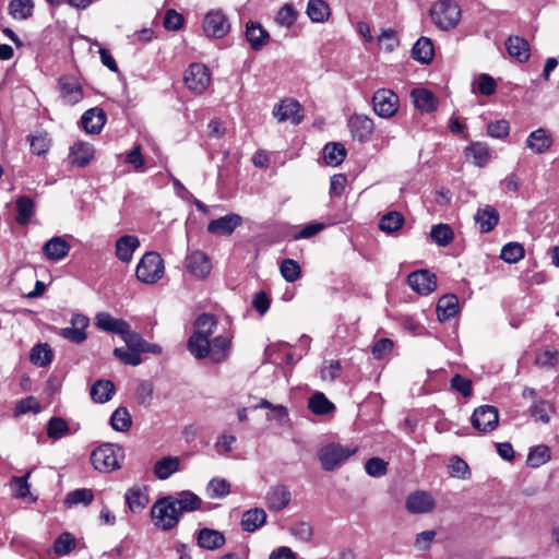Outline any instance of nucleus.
Here are the masks:
<instances>
[{
	"label": "nucleus",
	"instance_id": "nucleus-4",
	"mask_svg": "<svg viewBox=\"0 0 559 559\" xmlns=\"http://www.w3.org/2000/svg\"><path fill=\"white\" fill-rule=\"evenodd\" d=\"M164 261L157 252H146L139 261L135 270L136 278L146 284H154L164 275Z\"/></svg>",
	"mask_w": 559,
	"mask_h": 559
},
{
	"label": "nucleus",
	"instance_id": "nucleus-56",
	"mask_svg": "<svg viewBox=\"0 0 559 559\" xmlns=\"http://www.w3.org/2000/svg\"><path fill=\"white\" fill-rule=\"evenodd\" d=\"M154 388L152 382L141 381L135 390V397L140 405L147 407L152 404Z\"/></svg>",
	"mask_w": 559,
	"mask_h": 559
},
{
	"label": "nucleus",
	"instance_id": "nucleus-24",
	"mask_svg": "<svg viewBox=\"0 0 559 559\" xmlns=\"http://www.w3.org/2000/svg\"><path fill=\"white\" fill-rule=\"evenodd\" d=\"M290 499V491L285 486L272 487L266 493V504L273 511L285 509L289 504Z\"/></svg>",
	"mask_w": 559,
	"mask_h": 559
},
{
	"label": "nucleus",
	"instance_id": "nucleus-41",
	"mask_svg": "<svg viewBox=\"0 0 559 559\" xmlns=\"http://www.w3.org/2000/svg\"><path fill=\"white\" fill-rule=\"evenodd\" d=\"M33 0H11L9 3V13L15 20H27L33 15Z\"/></svg>",
	"mask_w": 559,
	"mask_h": 559
},
{
	"label": "nucleus",
	"instance_id": "nucleus-1",
	"mask_svg": "<svg viewBox=\"0 0 559 559\" xmlns=\"http://www.w3.org/2000/svg\"><path fill=\"white\" fill-rule=\"evenodd\" d=\"M124 450L117 443H104L91 454V462L95 469L109 473L121 467Z\"/></svg>",
	"mask_w": 559,
	"mask_h": 559
},
{
	"label": "nucleus",
	"instance_id": "nucleus-20",
	"mask_svg": "<svg viewBox=\"0 0 559 559\" xmlns=\"http://www.w3.org/2000/svg\"><path fill=\"white\" fill-rule=\"evenodd\" d=\"M60 94L68 105H75L83 98V90L80 83L70 76H63L59 81Z\"/></svg>",
	"mask_w": 559,
	"mask_h": 559
},
{
	"label": "nucleus",
	"instance_id": "nucleus-18",
	"mask_svg": "<svg viewBox=\"0 0 559 559\" xmlns=\"http://www.w3.org/2000/svg\"><path fill=\"white\" fill-rule=\"evenodd\" d=\"M554 143L551 133L545 128H538L532 131L527 139V147L535 154H544Z\"/></svg>",
	"mask_w": 559,
	"mask_h": 559
},
{
	"label": "nucleus",
	"instance_id": "nucleus-52",
	"mask_svg": "<svg viewBox=\"0 0 559 559\" xmlns=\"http://www.w3.org/2000/svg\"><path fill=\"white\" fill-rule=\"evenodd\" d=\"M550 457V449L547 445L540 444L530 451L527 455V464L531 467L537 468L547 463Z\"/></svg>",
	"mask_w": 559,
	"mask_h": 559
},
{
	"label": "nucleus",
	"instance_id": "nucleus-51",
	"mask_svg": "<svg viewBox=\"0 0 559 559\" xmlns=\"http://www.w3.org/2000/svg\"><path fill=\"white\" fill-rule=\"evenodd\" d=\"M525 250L519 242H509L504 245L500 252V258L507 263H516L524 258Z\"/></svg>",
	"mask_w": 559,
	"mask_h": 559
},
{
	"label": "nucleus",
	"instance_id": "nucleus-54",
	"mask_svg": "<svg viewBox=\"0 0 559 559\" xmlns=\"http://www.w3.org/2000/svg\"><path fill=\"white\" fill-rule=\"evenodd\" d=\"M206 492L213 499L224 498L230 492V484L224 478H213L207 485Z\"/></svg>",
	"mask_w": 559,
	"mask_h": 559
},
{
	"label": "nucleus",
	"instance_id": "nucleus-3",
	"mask_svg": "<svg viewBox=\"0 0 559 559\" xmlns=\"http://www.w3.org/2000/svg\"><path fill=\"white\" fill-rule=\"evenodd\" d=\"M430 15L437 27L448 31L459 23L461 9L453 0H439L431 7Z\"/></svg>",
	"mask_w": 559,
	"mask_h": 559
},
{
	"label": "nucleus",
	"instance_id": "nucleus-29",
	"mask_svg": "<svg viewBox=\"0 0 559 559\" xmlns=\"http://www.w3.org/2000/svg\"><path fill=\"white\" fill-rule=\"evenodd\" d=\"M459 312V299L455 295H444L437 304V314L440 321H448Z\"/></svg>",
	"mask_w": 559,
	"mask_h": 559
},
{
	"label": "nucleus",
	"instance_id": "nucleus-48",
	"mask_svg": "<svg viewBox=\"0 0 559 559\" xmlns=\"http://www.w3.org/2000/svg\"><path fill=\"white\" fill-rule=\"evenodd\" d=\"M52 357L48 344H37L31 350L29 360L36 366L46 367L52 361Z\"/></svg>",
	"mask_w": 559,
	"mask_h": 559
},
{
	"label": "nucleus",
	"instance_id": "nucleus-31",
	"mask_svg": "<svg viewBox=\"0 0 559 559\" xmlns=\"http://www.w3.org/2000/svg\"><path fill=\"white\" fill-rule=\"evenodd\" d=\"M198 544L201 548L214 550L225 544V536L218 531L202 528L198 535Z\"/></svg>",
	"mask_w": 559,
	"mask_h": 559
},
{
	"label": "nucleus",
	"instance_id": "nucleus-46",
	"mask_svg": "<svg viewBox=\"0 0 559 559\" xmlns=\"http://www.w3.org/2000/svg\"><path fill=\"white\" fill-rule=\"evenodd\" d=\"M217 326V320L215 316L211 313L200 314L194 322V332L204 337H210Z\"/></svg>",
	"mask_w": 559,
	"mask_h": 559
},
{
	"label": "nucleus",
	"instance_id": "nucleus-32",
	"mask_svg": "<svg viewBox=\"0 0 559 559\" xmlns=\"http://www.w3.org/2000/svg\"><path fill=\"white\" fill-rule=\"evenodd\" d=\"M466 153L473 157V162L477 167H484L492 159V152L488 144L484 142L471 143L466 147Z\"/></svg>",
	"mask_w": 559,
	"mask_h": 559
},
{
	"label": "nucleus",
	"instance_id": "nucleus-39",
	"mask_svg": "<svg viewBox=\"0 0 559 559\" xmlns=\"http://www.w3.org/2000/svg\"><path fill=\"white\" fill-rule=\"evenodd\" d=\"M177 509L180 514L182 512H192L199 510L202 504V500L192 491H181L177 498H175Z\"/></svg>",
	"mask_w": 559,
	"mask_h": 559
},
{
	"label": "nucleus",
	"instance_id": "nucleus-26",
	"mask_svg": "<svg viewBox=\"0 0 559 559\" xmlns=\"http://www.w3.org/2000/svg\"><path fill=\"white\" fill-rule=\"evenodd\" d=\"M139 246L140 241L136 236L124 235L116 242V255L122 262H130Z\"/></svg>",
	"mask_w": 559,
	"mask_h": 559
},
{
	"label": "nucleus",
	"instance_id": "nucleus-49",
	"mask_svg": "<svg viewBox=\"0 0 559 559\" xmlns=\"http://www.w3.org/2000/svg\"><path fill=\"white\" fill-rule=\"evenodd\" d=\"M530 412L535 421L548 424L550 414L554 413V405L548 401L540 400L531 406Z\"/></svg>",
	"mask_w": 559,
	"mask_h": 559
},
{
	"label": "nucleus",
	"instance_id": "nucleus-45",
	"mask_svg": "<svg viewBox=\"0 0 559 559\" xmlns=\"http://www.w3.org/2000/svg\"><path fill=\"white\" fill-rule=\"evenodd\" d=\"M188 348L197 359L205 358L210 355V340L193 333L188 341Z\"/></svg>",
	"mask_w": 559,
	"mask_h": 559
},
{
	"label": "nucleus",
	"instance_id": "nucleus-17",
	"mask_svg": "<svg viewBox=\"0 0 559 559\" xmlns=\"http://www.w3.org/2000/svg\"><path fill=\"white\" fill-rule=\"evenodd\" d=\"M500 215L492 205L479 207L475 215L474 222L481 234L491 231L499 223Z\"/></svg>",
	"mask_w": 559,
	"mask_h": 559
},
{
	"label": "nucleus",
	"instance_id": "nucleus-55",
	"mask_svg": "<svg viewBox=\"0 0 559 559\" xmlns=\"http://www.w3.org/2000/svg\"><path fill=\"white\" fill-rule=\"evenodd\" d=\"M69 432L68 423L61 417H51L47 424V435L51 439H60Z\"/></svg>",
	"mask_w": 559,
	"mask_h": 559
},
{
	"label": "nucleus",
	"instance_id": "nucleus-47",
	"mask_svg": "<svg viewBox=\"0 0 559 559\" xmlns=\"http://www.w3.org/2000/svg\"><path fill=\"white\" fill-rule=\"evenodd\" d=\"M308 407L316 415H326L335 408L322 392H317L309 399Z\"/></svg>",
	"mask_w": 559,
	"mask_h": 559
},
{
	"label": "nucleus",
	"instance_id": "nucleus-8",
	"mask_svg": "<svg viewBox=\"0 0 559 559\" xmlns=\"http://www.w3.org/2000/svg\"><path fill=\"white\" fill-rule=\"evenodd\" d=\"M209 69L202 63H192L185 73L186 86L195 94H202L210 85Z\"/></svg>",
	"mask_w": 559,
	"mask_h": 559
},
{
	"label": "nucleus",
	"instance_id": "nucleus-22",
	"mask_svg": "<svg viewBox=\"0 0 559 559\" xmlns=\"http://www.w3.org/2000/svg\"><path fill=\"white\" fill-rule=\"evenodd\" d=\"M70 248L69 242L63 237L55 236L45 242L43 252L47 259L59 261L68 255Z\"/></svg>",
	"mask_w": 559,
	"mask_h": 559
},
{
	"label": "nucleus",
	"instance_id": "nucleus-38",
	"mask_svg": "<svg viewBox=\"0 0 559 559\" xmlns=\"http://www.w3.org/2000/svg\"><path fill=\"white\" fill-rule=\"evenodd\" d=\"M179 459L167 456L157 461L154 465V474L158 479H167L179 469Z\"/></svg>",
	"mask_w": 559,
	"mask_h": 559
},
{
	"label": "nucleus",
	"instance_id": "nucleus-5",
	"mask_svg": "<svg viewBox=\"0 0 559 559\" xmlns=\"http://www.w3.org/2000/svg\"><path fill=\"white\" fill-rule=\"evenodd\" d=\"M356 451V448L344 447L338 443H328L318 451V459L322 468L331 472L340 467Z\"/></svg>",
	"mask_w": 559,
	"mask_h": 559
},
{
	"label": "nucleus",
	"instance_id": "nucleus-14",
	"mask_svg": "<svg viewBox=\"0 0 559 559\" xmlns=\"http://www.w3.org/2000/svg\"><path fill=\"white\" fill-rule=\"evenodd\" d=\"M186 267L191 275L202 280L210 274L212 264L204 252L195 250L187 255Z\"/></svg>",
	"mask_w": 559,
	"mask_h": 559
},
{
	"label": "nucleus",
	"instance_id": "nucleus-12",
	"mask_svg": "<svg viewBox=\"0 0 559 559\" xmlns=\"http://www.w3.org/2000/svg\"><path fill=\"white\" fill-rule=\"evenodd\" d=\"M302 108L300 104L292 98L283 99L273 109V115L278 122L290 120L294 124H299L302 121Z\"/></svg>",
	"mask_w": 559,
	"mask_h": 559
},
{
	"label": "nucleus",
	"instance_id": "nucleus-13",
	"mask_svg": "<svg viewBox=\"0 0 559 559\" xmlns=\"http://www.w3.org/2000/svg\"><path fill=\"white\" fill-rule=\"evenodd\" d=\"M407 283L418 294L428 295L436 289L437 277L428 270H418L408 275Z\"/></svg>",
	"mask_w": 559,
	"mask_h": 559
},
{
	"label": "nucleus",
	"instance_id": "nucleus-7",
	"mask_svg": "<svg viewBox=\"0 0 559 559\" xmlns=\"http://www.w3.org/2000/svg\"><path fill=\"white\" fill-rule=\"evenodd\" d=\"M499 423V414L495 406L481 405L477 407L471 417L473 428L481 433L493 431Z\"/></svg>",
	"mask_w": 559,
	"mask_h": 559
},
{
	"label": "nucleus",
	"instance_id": "nucleus-40",
	"mask_svg": "<svg viewBox=\"0 0 559 559\" xmlns=\"http://www.w3.org/2000/svg\"><path fill=\"white\" fill-rule=\"evenodd\" d=\"M110 426L119 432H127L132 426V417L127 407L120 406L114 411L110 417Z\"/></svg>",
	"mask_w": 559,
	"mask_h": 559
},
{
	"label": "nucleus",
	"instance_id": "nucleus-21",
	"mask_svg": "<svg viewBox=\"0 0 559 559\" xmlns=\"http://www.w3.org/2000/svg\"><path fill=\"white\" fill-rule=\"evenodd\" d=\"M106 122V114L103 109L94 107L87 109L81 117L84 130L91 134H98Z\"/></svg>",
	"mask_w": 559,
	"mask_h": 559
},
{
	"label": "nucleus",
	"instance_id": "nucleus-57",
	"mask_svg": "<svg viewBox=\"0 0 559 559\" xmlns=\"http://www.w3.org/2000/svg\"><path fill=\"white\" fill-rule=\"evenodd\" d=\"M141 353L129 347H117L114 349V356L126 365L139 366L142 362Z\"/></svg>",
	"mask_w": 559,
	"mask_h": 559
},
{
	"label": "nucleus",
	"instance_id": "nucleus-50",
	"mask_svg": "<svg viewBox=\"0 0 559 559\" xmlns=\"http://www.w3.org/2000/svg\"><path fill=\"white\" fill-rule=\"evenodd\" d=\"M430 237L438 246L445 247L453 240L454 234L448 224H438L432 226Z\"/></svg>",
	"mask_w": 559,
	"mask_h": 559
},
{
	"label": "nucleus",
	"instance_id": "nucleus-15",
	"mask_svg": "<svg viewBox=\"0 0 559 559\" xmlns=\"http://www.w3.org/2000/svg\"><path fill=\"white\" fill-rule=\"evenodd\" d=\"M435 506L432 496L423 490L411 493L405 502L406 510L412 514L428 513L435 509Z\"/></svg>",
	"mask_w": 559,
	"mask_h": 559
},
{
	"label": "nucleus",
	"instance_id": "nucleus-60",
	"mask_svg": "<svg viewBox=\"0 0 559 559\" xmlns=\"http://www.w3.org/2000/svg\"><path fill=\"white\" fill-rule=\"evenodd\" d=\"M75 547V539L70 533H62L53 544V550L57 555L69 554Z\"/></svg>",
	"mask_w": 559,
	"mask_h": 559
},
{
	"label": "nucleus",
	"instance_id": "nucleus-23",
	"mask_svg": "<svg viewBox=\"0 0 559 559\" xmlns=\"http://www.w3.org/2000/svg\"><path fill=\"white\" fill-rule=\"evenodd\" d=\"M128 322L122 319H116L107 312L96 314V326L105 332L114 334H124L128 331Z\"/></svg>",
	"mask_w": 559,
	"mask_h": 559
},
{
	"label": "nucleus",
	"instance_id": "nucleus-25",
	"mask_svg": "<svg viewBox=\"0 0 559 559\" xmlns=\"http://www.w3.org/2000/svg\"><path fill=\"white\" fill-rule=\"evenodd\" d=\"M246 37L253 50L262 49L270 39L267 31L261 24L254 22L247 23Z\"/></svg>",
	"mask_w": 559,
	"mask_h": 559
},
{
	"label": "nucleus",
	"instance_id": "nucleus-10",
	"mask_svg": "<svg viewBox=\"0 0 559 559\" xmlns=\"http://www.w3.org/2000/svg\"><path fill=\"white\" fill-rule=\"evenodd\" d=\"M70 323L71 326L61 329L59 335L74 344L83 343L87 337L85 330L90 324L88 318L75 313L71 317Z\"/></svg>",
	"mask_w": 559,
	"mask_h": 559
},
{
	"label": "nucleus",
	"instance_id": "nucleus-62",
	"mask_svg": "<svg viewBox=\"0 0 559 559\" xmlns=\"http://www.w3.org/2000/svg\"><path fill=\"white\" fill-rule=\"evenodd\" d=\"M509 132L510 126L504 119L492 121L487 126V134L495 139H503Z\"/></svg>",
	"mask_w": 559,
	"mask_h": 559
},
{
	"label": "nucleus",
	"instance_id": "nucleus-64",
	"mask_svg": "<svg viewBox=\"0 0 559 559\" xmlns=\"http://www.w3.org/2000/svg\"><path fill=\"white\" fill-rule=\"evenodd\" d=\"M451 388L460 392L464 397H469L473 394L472 381L461 374H455L451 379Z\"/></svg>",
	"mask_w": 559,
	"mask_h": 559
},
{
	"label": "nucleus",
	"instance_id": "nucleus-28",
	"mask_svg": "<svg viewBox=\"0 0 559 559\" xmlns=\"http://www.w3.org/2000/svg\"><path fill=\"white\" fill-rule=\"evenodd\" d=\"M414 106L424 112H432L437 109V98L426 88H415L411 94Z\"/></svg>",
	"mask_w": 559,
	"mask_h": 559
},
{
	"label": "nucleus",
	"instance_id": "nucleus-33",
	"mask_svg": "<svg viewBox=\"0 0 559 559\" xmlns=\"http://www.w3.org/2000/svg\"><path fill=\"white\" fill-rule=\"evenodd\" d=\"M266 521V513L261 508L247 510L241 518V526L246 532H254Z\"/></svg>",
	"mask_w": 559,
	"mask_h": 559
},
{
	"label": "nucleus",
	"instance_id": "nucleus-9",
	"mask_svg": "<svg viewBox=\"0 0 559 559\" xmlns=\"http://www.w3.org/2000/svg\"><path fill=\"white\" fill-rule=\"evenodd\" d=\"M203 31L207 37L222 38L229 29L227 17L219 10L210 11L203 20Z\"/></svg>",
	"mask_w": 559,
	"mask_h": 559
},
{
	"label": "nucleus",
	"instance_id": "nucleus-34",
	"mask_svg": "<svg viewBox=\"0 0 559 559\" xmlns=\"http://www.w3.org/2000/svg\"><path fill=\"white\" fill-rule=\"evenodd\" d=\"M507 50L509 55L515 58L520 62L527 61L530 58V45L528 43L519 36H511L508 38Z\"/></svg>",
	"mask_w": 559,
	"mask_h": 559
},
{
	"label": "nucleus",
	"instance_id": "nucleus-42",
	"mask_svg": "<svg viewBox=\"0 0 559 559\" xmlns=\"http://www.w3.org/2000/svg\"><path fill=\"white\" fill-rule=\"evenodd\" d=\"M16 222L21 225L27 224L35 213V204L29 197H20L15 203Z\"/></svg>",
	"mask_w": 559,
	"mask_h": 559
},
{
	"label": "nucleus",
	"instance_id": "nucleus-61",
	"mask_svg": "<svg viewBox=\"0 0 559 559\" xmlns=\"http://www.w3.org/2000/svg\"><path fill=\"white\" fill-rule=\"evenodd\" d=\"M388 463L380 457H371L365 464L366 473L371 477L385 475Z\"/></svg>",
	"mask_w": 559,
	"mask_h": 559
},
{
	"label": "nucleus",
	"instance_id": "nucleus-43",
	"mask_svg": "<svg viewBox=\"0 0 559 559\" xmlns=\"http://www.w3.org/2000/svg\"><path fill=\"white\" fill-rule=\"evenodd\" d=\"M346 156V148L341 143H328L323 148L324 162L330 166L340 165Z\"/></svg>",
	"mask_w": 559,
	"mask_h": 559
},
{
	"label": "nucleus",
	"instance_id": "nucleus-19",
	"mask_svg": "<svg viewBox=\"0 0 559 559\" xmlns=\"http://www.w3.org/2000/svg\"><path fill=\"white\" fill-rule=\"evenodd\" d=\"M94 157V147L92 144L86 142H75L69 152V162L73 166L85 167Z\"/></svg>",
	"mask_w": 559,
	"mask_h": 559
},
{
	"label": "nucleus",
	"instance_id": "nucleus-2",
	"mask_svg": "<svg viewBox=\"0 0 559 559\" xmlns=\"http://www.w3.org/2000/svg\"><path fill=\"white\" fill-rule=\"evenodd\" d=\"M154 524L163 530L175 527L181 516L175 497L167 496L157 500L151 510Z\"/></svg>",
	"mask_w": 559,
	"mask_h": 559
},
{
	"label": "nucleus",
	"instance_id": "nucleus-6",
	"mask_svg": "<svg viewBox=\"0 0 559 559\" xmlns=\"http://www.w3.org/2000/svg\"><path fill=\"white\" fill-rule=\"evenodd\" d=\"M371 103L374 114L384 119L395 116L400 107L399 96L390 88L377 90Z\"/></svg>",
	"mask_w": 559,
	"mask_h": 559
},
{
	"label": "nucleus",
	"instance_id": "nucleus-53",
	"mask_svg": "<svg viewBox=\"0 0 559 559\" xmlns=\"http://www.w3.org/2000/svg\"><path fill=\"white\" fill-rule=\"evenodd\" d=\"M93 498L94 495L92 489L81 488L70 491L66 497L64 503L68 507L76 506L80 503L88 506L93 501Z\"/></svg>",
	"mask_w": 559,
	"mask_h": 559
},
{
	"label": "nucleus",
	"instance_id": "nucleus-63",
	"mask_svg": "<svg viewBox=\"0 0 559 559\" xmlns=\"http://www.w3.org/2000/svg\"><path fill=\"white\" fill-rule=\"evenodd\" d=\"M31 150L36 155L46 154L50 147V140L46 134L28 136Z\"/></svg>",
	"mask_w": 559,
	"mask_h": 559
},
{
	"label": "nucleus",
	"instance_id": "nucleus-58",
	"mask_svg": "<svg viewBox=\"0 0 559 559\" xmlns=\"http://www.w3.org/2000/svg\"><path fill=\"white\" fill-rule=\"evenodd\" d=\"M297 19V13L292 4H284L275 16V22L284 27H290Z\"/></svg>",
	"mask_w": 559,
	"mask_h": 559
},
{
	"label": "nucleus",
	"instance_id": "nucleus-36",
	"mask_svg": "<svg viewBox=\"0 0 559 559\" xmlns=\"http://www.w3.org/2000/svg\"><path fill=\"white\" fill-rule=\"evenodd\" d=\"M412 57L423 63H429L433 58V44L428 37H420L412 49Z\"/></svg>",
	"mask_w": 559,
	"mask_h": 559
},
{
	"label": "nucleus",
	"instance_id": "nucleus-59",
	"mask_svg": "<svg viewBox=\"0 0 559 559\" xmlns=\"http://www.w3.org/2000/svg\"><path fill=\"white\" fill-rule=\"evenodd\" d=\"M281 274L289 283L297 281L300 277V266L293 259H285L281 264Z\"/></svg>",
	"mask_w": 559,
	"mask_h": 559
},
{
	"label": "nucleus",
	"instance_id": "nucleus-44",
	"mask_svg": "<svg viewBox=\"0 0 559 559\" xmlns=\"http://www.w3.org/2000/svg\"><path fill=\"white\" fill-rule=\"evenodd\" d=\"M405 219L402 213L397 211H390L382 216L379 222V229L383 233L391 234L399 230Z\"/></svg>",
	"mask_w": 559,
	"mask_h": 559
},
{
	"label": "nucleus",
	"instance_id": "nucleus-16",
	"mask_svg": "<svg viewBox=\"0 0 559 559\" xmlns=\"http://www.w3.org/2000/svg\"><path fill=\"white\" fill-rule=\"evenodd\" d=\"M242 223L238 214H227L217 219H213L207 225V231L217 236H229Z\"/></svg>",
	"mask_w": 559,
	"mask_h": 559
},
{
	"label": "nucleus",
	"instance_id": "nucleus-27",
	"mask_svg": "<svg viewBox=\"0 0 559 559\" xmlns=\"http://www.w3.org/2000/svg\"><path fill=\"white\" fill-rule=\"evenodd\" d=\"M116 392L110 380L99 379L91 386L90 395L95 403L104 404L110 401Z\"/></svg>",
	"mask_w": 559,
	"mask_h": 559
},
{
	"label": "nucleus",
	"instance_id": "nucleus-11",
	"mask_svg": "<svg viewBox=\"0 0 559 559\" xmlns=\"http://www.w3.org/2000/svg\"><path fill=\"white\" fill-rule=\"evenodd\" d=\"M348 128L353 139L364 143L370 140L374 131V123L370 117L355 114L348 119Z\"/></svg>",
	"mask_w": 559,
	"mask_h": 559
},
{
	"label": "nucleus",
	"instance_id": "nucleus-37",
	"mask_svg": "<svg viewBox=\"0 0 559 559\" xmlns=\"http://www.w3.org/2000/svg\"><path fill=\"white\" fill-rule=\"evenodd\" d=\"M307 14L312 22L323 23L330 17L331 10L324 0H309Z\"/></svg>",
	"mask_w": 559,
	"mask_h": 559
},
{
	"label": "nucleus",
	"instance_id": "nucleus-30",
	"mask_svg": "<svg viewBox=\"0 0 559 559\" xmlns=\"http://www.w3.org/2000/svg\"><path fill=\"white\" fill-rule=\"evenodd\" d=\"M231 341L228 336L218 335L210 341V357L214 362L224 361L230 350Z\"/></svg>",
	"mask_w": 559,
	"mask_h": 559
},
{
	"label": "nucleus",
	"instance_id": "nucleus-35",
	"mask_svg": "<svg viewBox=\"0 0 559 559\" xmlns=\"http://www.w3.org/2000/svg\"><path fill=\"white\" fill-rule=\"evenodd\" d=\"M126 502L132 512L142 511L148 503V496L144 488L133 486L126 492Z\"/></svg>",
	"mask_w": 559,
	"mask_h": 559
}]
</instances>
